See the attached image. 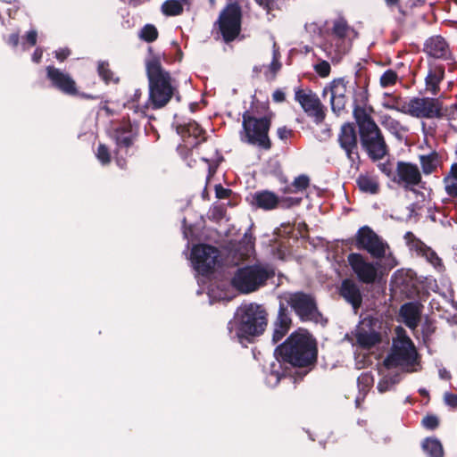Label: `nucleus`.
<instances>
[{
	"label": "nucleus",
	"mask_w": 457,
	"mask_h": 457,
	"mask_svg": "<svg viewBox=\"0 0 457 457\" xmlns=\"http://www.w3.org/2000/svg\"><path fill=\"white\" fill-rule=\"evenodd\" d=\"M295 98L304 112H307L309 116L314 117L317 122H320L324 120L325 114L322 104L316 94L312 93V90L298 88L295 90Z\"/></svg>",
	"instance_id": "nucleus-13"
},
{
	"label": "nucleus",
	"mask_w": 457,
	"mask_h": 457,
	"mask_svg": "<svg viewBox=\"0 0 457 457\" xmlns=\"http://www.w3.org/2000/svg\"><path fill=\"white\" fill-rule=\"evenodd\" d=\"M277 136L280 140L286 141L294 136V131L287 126L278 127Z\"/></svg>",
	"instance_id": "nucleus-45"
},
{
	"label": "nucleus",
	"mask_w": 457,
	"mask_h": 457,
	"mask_svg": "<svg viewBox=\"0 0 457 457\" xmlns=\"http://www.w3.org/2000/svg\"><path fill=\"white\" fill-rule=\"evenodd\" d=\"M254 2L269 14L281 10L287 0H254Z\"/></svg>",
	"instance_id": "nucleus-34"
},
{
	"label": "nucleus",
	"mask_w": 457,
	"mask_h": 457,
	"mask_svg": "<svg viewBox=\"0 0 457 457\" xmlns=\"http://www.w3.org/2000/svg\"><path fill=\"white\" fill-rule=\"evenodd\" d=\"M401 316L404 323L411 328H415L420 321L419 310L413 303H406L401 308Z\"/></svg>",
	"instance_id": "nucleus-25"
},
{
	"label": "nucleus",
	"mask_w": 457,
	"mask_h": 457,
	"mask_svg": "<svg viewBox=\"0 0 457 457\" xmlns=\"http://www.w3.org/2000/svg\"><path fill=\"white\" fill-rule=\"evenodd\" d=\"M137 135V126L133 124L130 120H123L113 131V138L117 148L119 150H127L131 147L134 145Z\"/></svg>",
	"instance_id": "nucleus-17"
},
{
	"label": "nucleus",
	"mask_w": 457,
	"mask_h": 457,
	"mask_svg": "<svg viewBox=\"0 0 457 457\" xmlns=\"http://www.w3.org/2000/svg\"><path fill=\"white\" fill-rule=\"evenodd\" d=\"M427 53L436 58H446L449 49L446 42L441 37H433L426 43Z\"/></svg>",
	"instance_id": "nucleus-22"
},
{
	"label": "nucleus",
	"mask_w": 457,
	"mask_h": 457,
	"mask_svg": "<svg viewBox=\"0 0 457 457\" xmlns=\"http://www.w3.org/2000/svg\"><path fill=\"white\" fill-rule=\"evenodd\" d=\"M220 251L210 245H195L191 251V260L195 269L203 276L212 273L219 262Z\"/></svg>",
	"instance_id": "nucleus-11"
},
{
	"label": "nucleus",
	"mask_w": 457,
	"mask_h": 457,
	"mask_svg": "<svg viewBox=\"0 0 457 457\" xmlns=\"http://www.w3.org/2000/svg\"><path fill=\"white\" fill-rule=\"evenodd\" d=\"M315 71L321 78H326L330 73V64L327 61H322L314 65Z\"/></svg>",
	"instance_id": "nucleus-42"
},
{
	"label": "nucleus",
	"mask_w": 457,
	"mask_h": 457,
	"mask_svg": "<svg viewBox=\"0 0 457 457\" xmlns=\"http://www.w3.org/2000/svg\"><path fill=\"white\" fill-rule=\"evenodd\" d=\"M180 133L182 137H194L195 138H199L202 136H204L205 131L201 128V126L195 120H190L187 123L180 126ZM201 141H205V137H203Z\"/></svg>",
	"instance_id": "nucleus-28"
},
{
	"label": "nucleus",
	"mask_w": 457,
	"mask_h": 457,
	"mask_svg": "<svg viewBox=\"0 0 457 457\" xmlns=\"http://www.w3.org/2000/svg\"><path fill=\"white\" fill-rule=\"evenodd\" d=\"M329 93V101L331 104L332 111L340 115V112L343 110V78L334 79L329 83L328 87H326L323 90L324 96Z\"/></svg>",
	"instance_id": "nucleus-21"
},
{
	"label": "nucleus",
	"mask_w": 457,
	"mask_h": 457,
	"mask_svg": "<svg viewBox=\"0 0 457 457\" xmlns=\"http://www.w3.org/2000/svg\"><path fill=\"white\" fill-rule=\"evenodd\" d=\"M345 149L351 162V169L356 171L359 169L360 157L357 152V137L351 125L345 126Z\"/></svg>",
	"instance_id": "nucleus-20"
},
{
	"label": "nucleus",
	"mask_w": 457,
	"mask_h": 457,
	"mask_svg": "<svg viewBox=\"0 0 457 457\" xmlns=\"http://www.w3.org/2000/svg\"><path fill=\"white\" fill-rule=\"evenodd\" d=\"M73 96H77V97H79V98L85 99V100H96L99 98L98 96H94L91 94L80 92L79 90V93L74 95Z\"/></svg>",
	"instance_id": "nucleus-55"
},
{
	"label": "nucleus",
	"mask_w": 457,
	"mask_h": 457,
	"mask_svg": "<svg viewBox=\"0 0 457 457\" xmlns=\"http://www.w3.org/2000/svg\"><path fill=\"white\" fill-rule=\"evenodd\" d=\"M397 382V379L395 378H384L378 382V389L379 392L384 393L387 391L393 385H395Z\"/></svg>",
	"instance_id": "nucleus-47"
},
{
	"label": "nucleus",
	"mask_w": 457,
	"mask_h": 457,
	"mask_svg": "<svg viewBox=\"0 0 457 457\" xmlns=\"http://www.w3.org/2000/svg\"><path fill=\"white\" fill-rule=\"evenodd\" d=\"M232 190L222 187L220 184L215 186V195L218 199H228L230 197Z\"/></svg>",
	"instance_id": "nucleus-46"
},
{
	"label": "nucleus",
	"mask_w": 457,
	"mask_h": 457,
	"mask_svg": "<svg viewBox=\"0 0 457 457\" xmlns=\"http://www.w3.org/2000/svg\"><path fill=\"white\" fill-rule=\"evenodd\" d=\"M445 192L452 197H457V179L453 176H445L444 179Z\"/></svg>",
	"instance_id": "nucleus-40"
},
{
	"label": "nucleus",
	"mask_w": 457,
	"mask_h": 457,
	"mask_svg": "<svg viewBox=\"0 0 457 457\" xmlns=\"http://www.w3.org/2000/svg\"><path fill=\"white\" fill-rule=\"evenodd\" d=\"M356 338L358 343L366 348L375 345L379 341V337L377 333L374 331H364L363 328H360L357 331Z\"/></svg>",
	"instance_id": "nucleus-30"
},
{
	"label": "nucleus",
	"mask_w": 457,
	"mask_h": 457,
	"mask_svg": "<svg viewBox=\"0 0 457 457\" xmlns=\"http://www.w3.org/2000/svg\"><path fill=\"white\" fill-rule=\"evenodd\" d=\"M272 100L276 103H282L286 100V95L283 90L278 88L272 94Z\"/></svg>",
	"instance_id": "nucleus-52"
},
{
	"label": "nucleus",
	"mask_w": 457,
	"mask_h": 457,
	"mask_svg": "<svg viewBox=\"0 0 457 457\" xmlns=\"http://www.w3.org/2000/svg\"><path fill=\"white\" fill-rule=\"evenodd\" d=\"M328 260L331 262V266L339 278L342 276L343 270V251L340 253L332 247L328 251Z\"/></svg>",
	"instance_id": "nucleus-31"
},
{
	"label": "nucleus",
	"mask_w": 457,
	"mask_h": 457,
	"mask_svg": "<svg viewBox=\"0 0 457 457\" xmlns=\"http://www.w3.org/2000/svg\"><path fill=\"white\" fill-rule=\"evenodd\" d=\"M217 24L223 41H234L241 32L242 9L239 4L235 2L227 4L220 12Z\"/></svg>",
	"instance_id": "nucleus-9"
},
{
	"label": "nucleus",
	"mask_w": 457,
	"mask_h": 457,
	"mask_svg": "<svg viewBox=\"0 0 457 457\" xmlns=\"http://www.w3.org/2000/svg\"><path fill=\"white\" fill-rule=\"evenodd\" d=\"M444 69L441 66H431L426 78L427 89L432 94H436L439 90V83L444 78Z\"/></svg>",
	"instance_id": "nucleus-24"
},
{
	"label": "nucleus",
	"mask_w": 457,
	"mask_h": 457,
	"mask_svg": "<svg viewBox=\"0 0 457 457\" xmlns=\"http://www.w3.org/2000/svg\"><path fill=\"white\" fill-rule=\"evenodd\" d=\"M286 306H289L303 322L318 323L322 320L316 297L303 291L288 292L285 295Z\"/></svg>",
	"instance_id": "nucleus-6"
},
{
	"label": "nucleus",
	"mask_w": 457,
	"mask_h": 457,
	"mask_svg": "<svg viewBox=\"0 0 457 457\" xmlns=\"http://www.w3.org/2000/svg\"><path fill=\"white\" fill-rule=\"evenodd\" d=\"M337 141L340 146L343 148V125L340 128V132L338 133Z\"/></svg>",
	"instance_id": "nucleus-64"
},
{
	"label": "nucleus",
	"mask_w": 457,
	"mask_h": 457,
	"mask_svg": "<svg viewBox=\"0 0 457 457\" xmlns=\"http://www.w3.org/2000/svg\"><path fill=\"white\" fill-rule=\"evenodd\" d=\"M37 33L36 30H29L26 34V41L31 46H34L37 44Z\"/></svg>",
	"instance_id": "nucleus-53"
},
{
	"label": "nucleus",
	"mask_w": 457,
	"mask_h": 457,
	"mask_svg": "<svg viewBox=\"0 0 457 457\" xmlns=\"http://www.w3.org/2000/svg\"><path fill=\"white\" fill-rule=\"evenodd\" d=\"M97 72L105 83L113 81V72L111 71L107 62H100L98 63Z\"/></svg>",
	"instance_id": "nucleus-38"
},
{
	"label": "nucleus",
	"mask_w": 457,
	"mask_h": 457,
	"mask_svg": "<svg viewBox=\"0 0 457 457\" xmlns=\"http://www.w3.org/2000/svg\"><path fill=\"white\" fill-rule=\"evenodd\" d=\"M142 96V92L140 89H136L135 90V93L133 95V97H132V102H131V104H132V108H135V112H140L141 115L144 116L145 115V109L146 108V106H144V107H139L138 105H135L134 103L137 102L138 99L141 97Z\"/></svg>",
	"instance_id": "nucleus-49"
},
{
	"label": "nucleus",
	"mask_w": 457,
	"mask_h": 457,
	"mask_svg": "<svg viewBox=\"0 0 457 457\" xmlns=\"http://www.w3.org/2000/svg\"><path fill=\"white\" fill-rule=\"evenodd\" d=\"M268 325V312L262 305L248 303L237 308L234 320L228 324L229 336L240 344L253 343L263 334Z\"/></svg>",
	"instance_id": "nucleus-2"
},
{
	"label": "nucleus",
	"mask_w": 457,
	"mask_h": 457,
	"mask_svg": "<svg viewBox=\"0 0 457 457\" xmlns=\"http://www.w3.org/2000/svg\"><path fill=\"white\" fill-rule=\"evenodd\" d=\"M158 35L157 29L152 24L145 25L140 31V37L147 43L155 41L158 38Z\"/></svg>",
	"instance_id": "nucleus-36"
},
{
	"label": "nucleus",
	"mask_w": 457,
	"mask_h": 457,
	"mask_svg": "<svg viewBox=\"0 0 457 457\" xmlns=\"http://www.w3.org/2000/svg\"><path fill=\"white\" fill-rule=\"evenodd\" d=\"M405 239H407L409 242H411V241L413 242L414 246H418V245L420 244V242L418 240L416 242H414V235L411 232L406 233Z\"/></svg>",
	"instance_id": "nucleus-63"
},
{
	"label": "nucleus",
	"mask_w": 457,
	"mask_h": 457,
	"mask_svg": "<svg viewBox=\"0 0 457 457\" xmlns=\"http://www.w3.org/2000/svg\"><path fill=\"white\" fill-rule=\"evenodd\" d=\"M19 35L17 33H12L9 36L8 43L12 46H17L19 44Z\"/></svg>",
	"instance_id": "nucleus-57"
},
{
	"label": "nucleus",
	"mask_w": 457,
	"mask_h": 457,
	"mask_svg": "<svg viewBox=\"0 0 457 457\" xmlns=\"http://www.w3.org/2000/svg\"><path fill=\"white\" fill-rule=\"evenodd\" d=\"M310 186V179L307 175L302 174L295 178L294 181L287 186L283 192L285 194H297L305 191Z\"/></svg>",
	"instance_id": "nucleus-27"
},
{
	"label": "nucleus",
	"mask_w": 457,
	"mask_h": 457,
	"mask_svg": "<svg viewBox=\"0 0 457 457\" xmlns=\"http://www.w3.org/2000/svg\"><path fill=\"white\" fill-rule=\"evenodd\" d=\"M161 11L165 16H179L183 13L184 7L179 0H166L162 3Z\"/></svg>",
	"instance_id": "nucleus-29"
},
{
	"label": "nucleus",
	"mask_w": 457,
	"mask_h": 457,
	"mask_svg": "<svg viewBox=\"0 0 457 457\" xmlns=\"http://www.w3.org/2000/svg\"><path fill=\"white\" fill-rule=\"evenodd\" d=\"M280 54L278 51L273 52L272 61L269 66V71L265 72V77L268 81L276 79L278 71L281 70L282 63L279 61Z\"/></svg>",
	"instance_id": "nucleus-33"
},
{
	"label": "nucleus",
	"mask_w": 457,
	"mask_h": 457,
	"mask_svg": "<svg viewBox=\"0 0 457 457\" xmlns=\"http://www.w3.org/2000/svg\"><path fill=\"white\" fill-rule=\"evenodd\" d=\"M293 231L294 228L289 223L282 224L280 228L276 229L275 234L278 237H289Z\"/></svg>",
	"instance_id": "nucleus-48"
},
{
	"label": "nucleus",
	"mask_w": 457,
	"mask_h": 457,
	"mask_svg": "<svg viewBox=\"0 0 457 457\" xmlns=\"http://www.w3.org/2000/svg\"><path fill=\"white\" fill-rule=\"evenodd\" d=\"M278 208L289 209L295 206H298L302 202V197L278 196Z\"/></svg>",
	"instance_id": "nucleus-39"
},
{
	"label": "nucleus",
	"mask_w": 457,
	"mask_h": 457,
	"mask_svg": "<svg viewBox=\"0 0 457 457\" xmlns=\"http://www.w3.org/2000/svg\"><path fill=\"white\" fill-rule=\"evenodd\" d=\"M439 377L442 379L449 380L451 378V374L446 369L441 368L439 369Z\"/></svg>",
	"instance_id": "nucleus-59"
},
{
	"label": "nucleus",
	"mask_w": 457,
	"mask_h": 457,
	"mask_svg": "<svg viewBox=\"0 0 457 457\" xmlns=\"http://www.w3.org/2000/svg\"><path fill=\"white\" fill-rule=\"evenodd\" d=\"M46 72L51 87L62 94L71 96L79 93L75 79L68 72L52 65L46 68Z\"/></svg>",
	"instance_id": "nucleus-12"
},
{
	"label": "nucleus",
	"mask_w": 457,
	"mask_h": 457,
	"mask_svg": "<svg viewBox=\"0 0 457 457\" xmlns=\"http://www.w3.org/2000/svg\"><path fill=\"white\" fill-rule=\"evenodd\" d=\"M96 155L102 165H108L112 161L109 148L104 144L98 145Z\"/></svg>",
	"instance_id": "nucleus-37"
},
{
	"label": "nucleus",
	"mask_w": 457,
	"mask_h": 457,
	"mask_svg": "<svg viewBox=\"0 0 457 457\" xmlns=\"http://www.w3.org/2000/svg\"><path fill=\"white\" fill-rule=\"evenodd\" d=\"M356 183L361 191L369 194H377L379 189V183L376 177L366 173L358 177Z\"/></svg>",
	"instance_id": "nucleus-26"
},
{
	"label": "nucleus",
	"mask_w": 457,
	"mask_h": 457,
	"mask_svg": "<svg viewBox=\"0 0 457 457\" xmlns=\"http://www.w3.org/2000/svg\"><path fill=\"white\" fill-rule=\"evenodd\" d=\"M445 400L448 405L455 407L457 405V395L453 394H445Z\"/></svg>",
	"instance_id": "nucleus-54"
},
{
	"label": "nucleus",
	"mask_w": 457,
	"mask_h": 457,
	"mask_svg": "<svg viewBox=\"0 0 457 457\" xmlns=\"http://www.w3.org/2000/svg\"><path fill=\"white\" fill-rule=\"evenodd\" d=\"M395 335L392 353L384 361V366L388 370L396 367H410L414 363L417 356L415 347L405 330L397 327Z\"/></svg>",
	"instance_id": "nucleus-7"
},
{
	"label": "nucleus",
	"mask_w": 457,
	"mask_h": 457,
	"mask_svg": "<svg viewBox=\"0 0 457 457\" xmlns=\"http://www.w3.org/2000/svg\"><path fill=\"white\" fill-rule=\"evenodd\" d=\"M277 363L270 366V374L278 380L284 377L302 379L315 366L318 358L316 338L304 328L292 332L274 352Z\"/></svg>",
	"instance_id": "nucleus-1"
},
{
	"label": "nucleus",
	"mask_w": 457,
	"mask_h": 457,
	"mask_svg": "<svg viewBox=\"0 0 457 457\" xmlns=\"http://www.w3.org/2000/svg\"><path fill=\"white\" fill-rule=\"evenodd\" d=\"M332 32L339 38H343V20L338 19L334 21Z\"/></svg>",
	"instance_id": "nucleus-50"
},
{
	"label": "nucleus",
	"mask_w": 457,
	"mask_h": 457,
	"mask_svg": "<svg viewBox=\"0 0 457 457\" xmlns=\"http://www.w3.org/2000/svg\"><path fill=\"white\" fill-rule=\"evenodd\" d=\"M348 263L357 278L363 283H373L378 276L377 267L367 262L359 253H351L348 255Z\"/></svg>",
	"instance_id": "nucleus-14"
},
{
	"label": "nucleus",
	"mask_w": 457,
	"mask_h": 457,
	"mask_svg": "<svg viewBox=\"0 0 457 457\" xmlns=\"http://www.w3.org/2000/svg\"><path fill=\"white\" fill-rule=\"evenodd\" d=\"M420 164L422 170L425 174L432 173L436 168V154H431L428 155L420 156Z\"/></svg>",
	"instance_id": "nucleus-35"
},
{
	"label": "nucleus",
	"mask_w": 457,
	"mask_h": 457,
	"mask_svg": "<svg viewBox=\"0 0 457 457\" xmlns=\"http://www.w3.org/2000/svg\"><path fill=\"white\" fill-rule=\"evenodd\" d=\"M272 113L257 118L249 111L242 114L241 140L251 145L269 151L272 147V142L269 136L271 127Z\"/></svg>",
	"instance_id": "nucleus-4"
},
{
	"label": "nucleus",
	"mask_w": 457,
	"mask_h": 457,
	"mask_svg": "<svg viewBox=\"0 0 457 457\" xmlns=\"http://www.w3.org/2000/svg\"><path fill=\"white\" fill-rule=\"evenodd\" d=\"M379 169L382 172H384L386 176H390L391 175V169L388 167L387 164H380L379 165Z\"/></svg>",
	"instance_id": "nucleus-61"
},
{
	"label": "nucleus",
	"mask_w": 457,
	"mask_h": 457,
	"mask_svg": "<svg viewBox=\"0 0 457 457\" xmlns=\"http://www.w3.org/2000/svg\"><path fill=\"white\" fill-rule=\"evenodd\" d=\"M293 321L290 311L285 303H280L278 314L272 321L271 341L277 344L281 341L288 333Z\"/></svg>",
	"instance_id": "nucleus-16"
},
{
	"label": "nucleus",
	"mask_w": 457,
	"mask_h": 457,
	"mask_svg": "<svg viewBox=\"0 0 457 457\" xmlns=\"http://www.w3.org/2000/svg\"><path fill=\"white\" fill-rule=\"evenodd\" d=\"M356 36H357V32L353 29L346 28L345 26V37H348L350 38H353Z\"/></svg>",
	"instance_id": "nucleus-60"
},
{
	"label": "nucleus",
	"mask_w": 457,
	"mask_h": 457,
	"mask_svg": "<svg viewBox=\"0 0 457 457\" xmlns=\"http://www.w3.org/2000/svg\"><path fill=\"white\" fill-rule=\"evenodd\" d=\"M146 75L149 84L148 102L154 110L167 105L177 91L171 84V76L163 70L159 58L154 57L146 62Z\"/></svg>",
	"instance_id": "nucleus-3"
},
{
	"label": "nucleus",
	"mask_w": 457,
	"mask_h": 457,
	"mask_svg": "<svg viewBox=\"0 0 457 457\" xmlns=\"http://www.w3.org/2000/svg\"><path fill=\"white\" fill-rule=\"evenodd\" d=\"M383 105L386 108V109H393V110H396L397 109L395 108L396 106H402L403 104H401L399 102L398 99H395L394 103L393 104H390L388 101L384 103Z\"/></svg>",
	"instance_id": "nucleus-58"
},
{
	"label": "nucleus",
	"mask_w": 457,
	"mask_h": 457,
	"mask_svg": "<svg viewBox=\"0 0 457 457\" xmlns=\"http://www.w3.org/2000/svg\"><path fill=\"white\" fill-rule=\"evenodd\" d=\"M345 299L350 303L354 311L361 304L362 296L359 286L349 280H345Z\"/></svg>",
	"instance_id": "nucleus-23"
},
{
	"label": "nucleus",
	"mask_w": 457,
	"mask_h": 457,
	"mask_svg": "<svg viewBox=\"0 0 457 457\" xmlns=\"http://www.w3.org/2000/svg\"><path fill=\"white\" fill-rule=\"evenodd\" d=\"M397 182L405 186H416L421 181V174L415 164L399 162L396 167Z\"/></svg>",
	"instance_id": "nucleus-18"
},
{
	"label": "nucleus",
	"mask_w": 457,
	"mask_h": 457,
	"mask_svg": "<svg viewBox=\"0 0 457 457\" xmlns=\"http://www.w3.org/2000/svg\"><path fill=\"white\" fill-rule=\"evenodd\" d=\"M395 108L398 112L415 118L431 119L440 116L442 105L440 102L435 98L415 97L403 103L402 106H396Z\"/></svg>",
	"instance_id": "nucleus-10"
},
{
	"label": "nucleus",
	"mask_w": 457,
	"mask_h": 457,
	"mask_svg": "<svg viewBox=\"0 0 457 457\" xmlns=\"http://www.w3.org/2000/svg\"><path fill=\"white\" fill-rule=\"evenodd\" d=\"M273 274L262 265H248L236 271L231 284L239 292L248 294L264 286Z\"/></svg>",
	"instance_id": "nucleus-8"
},
{
	"label": "nucleus",
	"mask_w": 457,
	"mask_h": 457,
	"mask_svg": "<svg viewBox=\"0 0 457 457\" xmlns=\"http://www.w3.org/2000/svg\"><path fill=\"white\" fill-rule=\"evenodd\" d=\"M354 117L360 128L362 145L369 155L374 160L382 159L387 149L378 127L362 109H355Z\"/></svg>",
	"instance_id": "nucleus-5"
},
{
	"label": "nucleus",
	"mask_w": 457,
	"mask_h": 457,
	"mask_svg": "<svg viewBox=\"0 0 457 457\" xmlns=\"http://www.w3.org/2000/svg\"><path fill=\"white\" fill-rule=\"evenodd\" d=\"M251 204L263 211H271L278 208V195L270 190L256 191L252 195Z\"/></svg>",
	"instance_id": "nucleus-19"
},
{
	"label": "nucleus",
	"mask_w": 457,
	"mask_h": 457,
	"mask_svg": "<svg viewBox=\"0 0 457 457\" xmlns=\"http://www.w3.org/2000/svg\"><path fill=\"white\" fill-rule=\"evenodd\" d=\"M396 80L397 74L394 71L388 70L380 77L379 82L381 87H386L395 85Z\"/></svg>",
	"instance_id": "nucleus-41"
},
{
	"label": "nucleus",
	"mask_w": 457,
	"mask_h": 457,
	"mask_svg": "<svg viewBox=\"0 0 457 457\" xmlns=\"http://www.w3.org/2000/svg\"><path fill=\"white\" fill-rule=\"evenodd\" d=\"M422 447L429 457H442L443 447L436 439L428 438L423 442Z\"/></svg>",
	"instance_id": "nucleus-32"
},
{
	"label": "nucleus",
	"mask_w": 457,
	"mask_h": 457,
	"mask_svg": "<svg viewBox=\"0 0 457 457\" xmlns=\"http://www.w3.org/2000/svg\"><path fill=\"white\" fill-rule=\"evenodd\" d=\"M382 124L393 131H397L402 129L399 121L387 115L383 116Z\"/></svg>",
	"instance_id": "nucleus-43"
},
{
	"label": "nucleus",
	"mask_w": 457,
	"mask_h": 457,
	"mask_svg": "<svg viewBox=\"0 0 457 457\" xmlns=\"http://www.w3.org/2000/svg\"><path fill=\"white\" fill-rule=\"evenodd\" d=\"M358 242L373 257L381 258L386 254L387 245L384 243L370 228L365 227L358 232Z\"/></svg>",
	"instance_id": "nucleus-15"
},
{
	"label": "nucleus",
	"mask_w": 457,
	"mask_h": 457,
	"mask_svg": "<svg viewBox=\"0 0 457 457\" xmlns=\"http://www.w3.org/2000/svg\"><path fill=\"white\" fill-rule=\"evenodd\" d=\"M424 428L428 429H435L437 428L439 421L438 418L435 415H427L421 421Z\"/></svg>",
	"instance_id": "nucleus-44"
},
{
	"label": "nucleus",
	"mask_w": 457,
	"mask_h": 457,
	"mask_svg": "<svg viewBox=\"0 0 457 457\" xmlns=\"http://www.w3.org/2000/svg\"><path fill=\"white\" fill-rule=\"evenodd\" d=\"M71 54V50L68 48H61L55 51V58L60 62H63Z\"/></svg>",
	"instance_id": "nucleus-51"
},
{
	"label": "nucleus",
	"mask_w": 457,
	"mask_h": 457,
	"mask_svg": "<svg viewBox=\"0 0 457 457\" xmlns=\"http://www.w3.org/2000/svg\"><path fill=\"white\" fill-rule=\"evenodd\" d=\"M446 176H453V178L457 179V163L452 165L451 170Z\"/></svg>",
	"instance_id": "nucleus-62"
},
{
	"label": "nucleus",
	"mask_w": 457,
	"mask_h": 457,
	"mask_svg": "<svg viewBox=\"0 0 457 457\" xmlns=\"http://www.w3.org/2000/svg\"><path fill=\"white\" fill-rule=\"evenodd\" d=\"M42 55H43V51L39 48H37L32 54V61L36 63L40 62V61L42 59Z\"/></svg>",
	"instance_id": "nucleus-56"
}]
</instances>
